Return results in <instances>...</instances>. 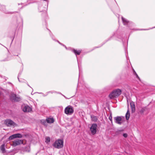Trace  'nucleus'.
Segmentation results:
<instances>
[{
    "label": "nucleus",
    "mask_w": 155,
    "mask_h": 155,
    "mask_svg": "<svg viewBox=\"0 0 155 155\" xmlns=\"http://www.w3.org/2000/svg\"><path fill=\"white\" fill-rule=\"evenodd\" d=\"M73 52L75 53L76 55H79L81 53V51L79 50L77 51L75 49H73Z\"/></svg>",
    "instance_id": "2eb2a0df"
},
{
    "label": "nucleus",
    "mask_w": 155,
    "mask_h": 155,
    "mask_svg": "<svg viewBox=\"0 0 155 155\" xmlns=\"http://www.w3.org/2000/svg\"><path fill=\"white\" fill-rule=\"evenodd\" d=\"M130 116V112L129 109H128L127 110V112L125 115L126 118L127 120H128L129 119Z\"/></svg>",
    "instance_id": "4468645a"
},
{
    "label": "nucleus",
    "mask_w": 155,
    "mask_h": 155,
    "mask_svg": "<svg viewBox=\"0 0 155 155\" xmlns=\"http://www.w3.org/2000/svg\"><path fill=\"white\" fill-rule=\"evenodd\" d=\"M22 137V136L21 134H16L10 136V140L16 138H21Z\"/></svg>",
    "instance_id": "1a4fd4ad"
},
{
    "label": "nucleus",
    "mask_w": 155,
    "mask_h": 155,
    "mask_svg": "<svg viewBox=\"0 0 155 155\" xmlns=\"http://www.w3.org/2000/svg\"><path fill=\"white\" fill-rule=\"evenodd\" d=\"M41 122L42 124L45 125H46V123H47V121L44 120H41Z\"/></svg>",
    "instance_id": "5701e85b"
},
{
    "label": "nucleus",
    "mask_w": 155,
    "mask_h": 155,
    "mask_svg": "<svg viewBox=\"0 0 155 155\" xmlns=\"http://www.w3.org/2000/svg\"><path fill=\"white\" fill-rule=\"evenodd\" d=\"M123 136L125 137L126 138L128 136V135L127 134L124 133L123 134Z\"/></svg>",
    "instance_id": "393cba45"
},
{
    "label": "nucleus",
    "mask_w": 155,
    "mask_h": 155,
    "mask_svg": "<svg viewBox=\"0 0 155 155\" xmlns=\"http://www.w3.org/2000/svg\"><path fill=\"white\" fill-rule=\"evenodd\" d=\"M18 79H19L18 78ZM18 80H19V79H18ZM19 81H20V80H19Z\"/></svg>",
    "instance_id": "c756f323"
},
{
    "label": "nucleus",
    "mask_w": 155,
    "mask_h": 155,
    "mask_svg": "<svg viewBox=\"0 0 155 155\" xmlns=\"http://www.w3.org/2000/svg\"><path fill=\"white\" fill-rule=\"evenodd\" d=\"M11 99L15 102H19L22 99L21 97L20 96H17L15 94L13 93H10Z\"/></svg>",
    "instance_id": "7ed1b4c3"
},
{
    "label": "nucleus",
    "mask_w": 155,
    "mask_h": 155,
    "mask_svg": "<svg viewBox=\"0 0 155 155\" xmlns=\"http://www.w3.org/2000/svg\"><path fill=\"white\" fill-rule=\"evenodd\" d=\"M74 112L73 107L71 106H68L64 109V113L67 114L71 115Z\"/></svg>",
    "instance_id": "20e7f679"
},
{
    "label": "nucleus",
    "mask_w": 155,
    "mask_h": 155,
    "mask_svg": "<svg viewBox=\"0 0 155 155\" xmlns=\"http://www.w3.org/2000/svg\"><path fill=\"white\" fill-rule=\"evenodd\" d=\"M18 126V125L13 121L10 120V127L14 128Z\"/></svg>",
    "instance_id": "9b49d317"
},
{
    "label": "nucleus",
    "mask_w": 155,
    "mask_h": 155,
    "mask_svg": "<svg viewBox=\"0 0 155 155\" xmlns=\"http://www.w3.org/2000/svg\"><path fill=\"white\" fill-rule=\"evenodd\" d=\"M109 119L112 122V116L111 114H110L109 117Z\"/></svg>",
    "instance_id": "b1692460"
},
{
    "label": "nucleus",
    "mask_w": 155,
    "mask_h": 155,
    "mask_svg": "<svg viewBox=\"0 0 155 155\" xmlns=\"http://www.w3.org/2000/svg\"><path fill=\"white\" fill-rule=\"evenodd\" d=\"M97 127V125L96 124H94L92 125L90 129L92 135H94L96 134Z\"/></svg>",
    "instance_id": "0eeeda50"
},
{
    "label": "nucleus",
    "mask_w": 155,
    "mask_h": 155,
    "mask_svg": "<svg viewBox=\"0 0 155 155\" xmlns=\"http://www.w3.org/2000/svg\"><path fill=\"white\" fill-rule=\"evenodd\" d=\"M0 9L1 10H2L3 11L5 12V13H8V12H7L5 11V8L4 5H1V7H0Z\"/></svg>",
    "instance_id": "412c9836"
},
{
    "label": "nucleus",
    "mask_w": 155,
    "mask_h": 155,
    "mask_svg": "<svg viewBox=\"0 0 155 155\" xmlns=\"http://www.w3.org/2000/svg\"><path fill=\"white\" fill-rule=\"evenodd\" d=\"M47 122L48 123H52L54 122V120L53 118H48L46 119Z\"/></svg>",
    "instance_id": "ddd939ff"
},
{
    "label": "nucleus",
    "mask_w": 155,
    "mask_h": 155,
    "mask_svg": "<svg viewBox=\"0 0 155 155\" xmlns=\"http://www.w3.org/2000/svg\"><path fill=\"white\" fill-rule=\"evenodd\" d=\"M8 139L10 140V137L8 138Z\"/></svg>",
    "instance_id": "cd10ccee"
},
{
    "label": "nucleus",
    "mask_w": 155,
    "mask_h": 155,
    "mask_svg": "<svg viewBox=\"0 0 155 155\" xmlns=\"http://www.w3.org/2000/svg\"><path fill=\"white\" fill-rule=\"evenodd\" d=\"M134 74L136 75V77L139 79H140L139 77V76H138V75H137V74L136 73L135 71H134Z\"/></svg>",
    "instance_id": "a878e982"
},
{
    "label": "nucleus",
    "mask_w": 155,
    "mask_h": 155,
    "mask_svg": "<svg viewBox=\"0 0 155 155\" xmlns=\"http://www.w3.org/2000/svg\"><path fill=\"white\" fill-rule=\"evenodd\" d=\"M28 86H29H29V85H28Z\"/></svg>",
    "instance_id": "c85d7f7f"
},
{
    "label": "nucleus",
    "mask_w": 155,
    "mask_h": 155,
    "mask_svg": "<svg viewBox=\"0 0 155 155\" xmlns=\"http://www.w3.org/2000/svg\"><path fill=\"white\" fill-rule=\"evenodd\" d=\"M23 150L26 152H30V146H28L25 147L23 149Z\"/></svg>",
    "instance_id": "f8f14e48"
},
{
    "label": "nucleus",
    "mask_w": 155,
    "mask_h": 155,
    "mask_svg": "<svg viewBox=\"0 0 155 155\" xmlns=\"http://www.w3.org/2000/svg\"><path fill=\"white\" fill-rule=\"evenodd\" d=\"M12 142V143L10 144V145L14 147L19 145L21 144H23V140L20 139L15 140Z\"/></svg>",
    "instance_id": "39448f33"
},
{
    "label": "nucleus",
    "mask_w": 155,
    "mask_h": 155,
    "mask_svg": "<svg viewBox=\"0 0 155 155\" xmlns=\"http://www.w3.org/2000/svg\"><path fill=\"white\" fill-rule=\"evenodd\" d=\"M121 91L120 89H116L113 91L109 95L110 99H113L118 97L121 94Z\"/></svg>",
    "instance_id": "f257e3e1"
},
{
    "label": "nucleus",
    "mask_w": 155,
    "mask_h": 155,
    "mask_svg": "<svg viewBox=\"0 0 155 155\" xmlns=\"http://www.w3.org/2000/svg\"><path fill=\"white\" fill-rule=\"evenodd\" d=\"M5 124L8 126H10V120H7L5 121Z\"/></svg>",
    "instance_id": "4be33fe9"
},
{
    "label": "nucleus",
    "mask_w": 155,
    "mask_h": 155,
    "mask_svg": "<svg viewBox=\"0 0 155 155\" xmlns=\"http://www.w3.org/2000/svg\"><path fill=\"white\" fill-rule=\"evenodd\" d=\"M130 107L131 108L132 112H134L135 111V105L134 102H131L130 103Z\"/></svg>",
    "instance_id": "9d476101"
},
{
    "label": "nucleus",
    "mask_w": 155,
    "mask_h": 155,
    "mask_svg": "<svg viewBox=\"0 0 155 155\" xmlns=\"http://www.w3.org/2000/svg\"><path fill=\"white\" fill-rule=\"evenodd\" d=\"M146 107H143L140 110L139 112L140 114H143L144 112L146 110Z\"/></svg>",
    "instance_id": "a211bd4d"
},
{
    "label": "nucleus",
    "mask_w": 155,
    "mask_h": 155,
    "mask_svg": "<svg viewBox=\"0 0 155 155\" xmlns=\"http://www.w3.org/2000/svg\"><path fill=\"white\" fill-rule=\"evenodd\" d=\"M1 150L3 153L4 152L5 150V145L3 144L0 147Z\"/></svg>",
    "instance_id": "6ab92c4d"
},
{
    "label": "nucleus",
    "mask_w": 155,
    "mask_h": 155,
    "mask_svg": "<svg viewBox=\"0 0 155 155\" xmlns=\"http://www.w3.org/2000/svg\"><path fill=\"white\" fill-rule=\"evenodd\" d=\"M91 120L92 121H96L97 120V117L94 115H91Z\"/></svg>",
    "instance_id": "f3484780"
},
{
    "label": "nucleus",
    "mask_w": 155,
    "mask_h": 155,
    "mask_svg": "<svg viewBox=\"0 0 155 155\" xmlns=\"http://www.w3.org/2000/svg\"><path fill=\"white\" fill-rule=\"evenodd\" d=\"M119 132H120V131H118L116 132L117 134H118Z\"/></svg>",
    "instance_id": "bb28decb"
},
{
    "label": "nucleus",
    "mask_w": 155,
    "mask_h": 155,
    "mask_svg": "<svg viewBox=\"0 0 155 155\" xmlns=\"http://www.w3.org/2000/svg\"><path fill=\"white\" fill-rule=\"evenodd\" d=\"M21 108L22 110L25 112H28L31 111L32 109L31 107L29 106L24 105L21 106Z\"/></svg>",
    "instance_id": "423d86ee"
},
{
    "label": "nucleus",
    "mask_w": 155,
    "mask_h": 155,
    "mask_svg": "<svg viewBox=\"0 0 155 155\" xmlns=\"http://www.w3.org/2000/svg\"><path fill=\"white\" fill-rule=\"evenodd\" d=\"M115 122L117 124H121L122 123V118L120 116H117L115 117L114 118Z\"/></svg>",
    "instance_id": "6e6552de"
},
{
    "label": "nucleus",
    "mask_w": 155,
    "mask_h": 155,
    "mask_svg": "<svg viewBox=\"0 0 155 155\" xmlns=\"http://www.w3.org/2000/svg\"><path fill=\"white\" fill-rule=\"evenodd\" d=\"M122 19L124 25H126L127 24L129 21L126 19L124 18L123 17H122Z\"/></svg>",
    "instance_id": "dca6fc26"
},
{
    "label": "nucleus",
    "mask_w": 155,
    "mask_h": 155,
    "mask_svg": "<svg viewBox=\"0 0 155 155\" xmlns=\"http://www.w3.org/2000/svg\"><path fill=\"white\" fill-rule=\"evenodd\" d=\"M50 141V138L49 137H46L45 138V142L48 144L49 143Z\"/></svg>",
    "instance_id": "aec40b11"
},
{
    "label": "nucleus",
    "mask_w": 155,
    "mask_h": 155,
    "mask_svg": "<svg viewBox=\"0 0 155 155\" xmlns=\"http://www.w3.org/2000/svg\"><path fill=\"white\" fill-rule=\"evenodd\" d=\"M53 146L56 148H61L63 146V141L61 139H58L53 144Z\"/></svg>",
    "instance_id": "f03ea898"
}]
</instances>
